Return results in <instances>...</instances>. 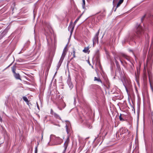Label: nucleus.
<instances>
[{
	"label": "nucleus",
	"instance_id": "35",
	"mask_svg": "<svg viewBox=\"0 0 153 153\" xmlns=\"http://www.w3.org/2000/svg\"><path fill=\"white\" fill-rule=\"evenodd\" d=\"M117 0H114L113 1V2H114V1H117Z\"/></svg>",
	"mask_w": 153,
	"mask_h": 153
},
{
	"label": "nucleus",
	"instance_id": "10",
	"mask_svg": "<svg viewBox=\"0 0 153 153\" xmlns=\"http://www.w3.org/2000/svg\"><path fill=\"white\" fill-rule=\"evenodd\" d=\"M63 60H62L61 59H60V60L59 61V62H58V65H57V66L56 69H57V70H58L59 69V67L61 66V64H62V62L63 61Z\"/></svg>",
	"mask_w": 153,
	"mask_h": 153
},
{
	"label": "nucleus",
	"instance_id": "37",
	"mask_svg": "<svg viewBox=\"0 0 153 153\" xmlns=\"http://www.w3.org/2000/svg\"><path fill=\"white\" fill-rule=\"evenodd\" d=\"M152 92H153V91H152Z\"/></svg>",
	"mask_w": 153,
	"mask_h": 153
},
{
	"label": "nucleus",
	"instance_id": "24",
	"mask_svg": "<svg viewBox=\"0 0 153 153\" xmlns=\"http://www.w3.org/2000/svg\"><path fill=\"white\" fill-rule=\"evenodd\" d=\"M37 147H36L35 148V153H37Z\"/></svg>",
	"mask_w": 153,
	"mask_h": 153
},
{
	"label": "nucleus",
	"instance_id": "17",
	"mask_svg": "<svg viewBox=\"0 0 153 153\" xmlns=\"http://www.w3.org/2000/svg\"><path fill=\"white\" fill-rule=\"evenodd\" d=\"M94 81H97L98 82H101V80L100 79V78H97V77H94Z\"/></svg>",
	"mask_w": 153,
	"mask_h": 153
},
{
	"label": "nucleus",
	"instance_id": "3",
	"mask_svg": "<svg viewBox=\"0 0 153 153\" xmlns=\"http://www.w3.org/2000/svg\"><path fill=\"white\" fill-rule=\"evenodd\" d=\"M114 58L115 60V62L117 67H118L119 66V64L118 62L117 61V60L118 59H119L120 61L122 64H123V62L119 56L117 55L114 57Z\"/></svg>",
	"mask_w": 153,
	"mask_h": 153
},
{
	"label": "nucleus",
	"instance_id": "9",
	"mask_svg": "<svg viewBox=\"0 0 153 153\" xmlns=\"http://www.w3.org/2000/svg\"><path fill=\"white\" fill-rule=\"evenodd\" d=\"M55 140L57 141H58V144H60L62 142V140L59 137H56L55 138Z\"/></svg>",
	"mask_w": 153,
	"mask_h": 153
},
{
	"label": "nucleus",
	"instance_id": "6",
	"mask_svg": "<svg viewBox=\"0 0 153 153\" xmlns=\"http://www.w3.org/2000/svg\"><path fill=\"white\" fill-rule=\"evenodd\" d=\"M74 26L72 25H70L68 27V30L70 31L71 34H72L74 28Z\"/></svg>",
	"mask_w": 153,
	"mask_h": 153
},
{
	"label": "nucleus",
	"instance_id": "5",
	"mask_svg": "<svg viewBox=\"0 0 153 153\" xmlns=\"http://www.w3.org/2000/svg\"><path fill=\"white\" fill-rule=\"evenodd\" d=\"M69 139L68 138L67 139L66 141L64 143V150L62 152V153H65V151L66 150L67 148V147L68 144V142H69Z\"/></svg>",
	"mask_w": 153,
	"mask_h": 153
},
{
	"label": "nucleus",
	"instance_id": "22",
	"mask_svg": "<svg viewBox=\"0 0 153 153\" xmlns=\"http://www.w3.org/2000/svg\"><path fill=\"white\" fill-rule=\"evenodd\" d=\"M16 69L15 68H13L12 69V71L13 73V74L16 73V72H15Z\"/></svg>",
	"mask_w": 153,
	"mask_h": 153
},
{
	"label": "nucleus",
	"instance_id": "32",
	"mask_svg": "<svg viewBox=\"0 0 153 153\" xmlns=\"http://www.w3.org/2000/svg\"><path fill=\"white\" fill-rule=\"evenodd\" d=\"M7 31H6V30H4V31L2 32V33H7Z\"/></svg>",
	"mask_w": 153,
	"mask_h": 153
},
{
	"label": "nucleus",
	"instance_id": "12",
	"mask_svg": "<svg viewBox=\"0 0 153 153\" xmlns=\"http://www.w3.org/2000/svg\"><path fill=\"white\" fill-rule=\"evenodd\" d=\"M53 115L54 116V117L56 118L61 120V118L60 116L56 113H53Z\"/></svg>",
	"mask_w": 153,
	"mask_h": 153
},
{
	"label": "nucleus",
	"instance_id": "33",
	"mask_svg": "<svg viewBox=\"0 0 153 153\" xmlns=\"http://www.w3.org/2000/svg\"><path fill=\"white\" fill-rule=\"evenodd\" d=\"M150 86H151V89L152 90V91H153V88L152 86L151 85H150Z\"/></svg>",
	"mask_w": 153,
	"mask_h": 153
},
{
	"label": "nucleus",
	"instance_id": "26",
	"mask_svg": "<svg viewBox=\"0 0 153 153\" xmlns=\"http://www.w3.org/2000/svg\"><path fill=\"white\" fill-rule=\"evenodd\" d=\"M53 137H55V136H54V135H51L50 136V139H51V138H53Z\"/></svg>",
	"mask_w": 153,
	"mask_h": 153
},
{
	"label": "nucleus",
	"instance_id": "36",
	"mask_svg": "<svg viewBox=\"0 0 153 153\" xmlns=\"http://www.w3.org/2000/svg\"><path fill=\"white\" fill-rule=\"evenodd\" d=\"M25 45H26V44H25V46H24V47H25Z\"/></svg>",
	"mask_w": 153,
	"mask_h": 153
},
{
	"label": "nucleus",
	"instance_id": "34",
	"mask_svg": "<svg viewBox=\"0 0 153 153\" xmlns=\"http://www.w3.org/2000/svg\"><path fill=\"white\" fill-rule=\"evenodd\" d=\"M58 108H59V109L60 110H62V108H59V107H58Z\"/></svg>",
	"mask_w": 153,
	"mask_h": 153
},
{
	"label": "nucleus",
	"instance_id": "29",
	"mask_svg": "<svg viewBox=\"0 0 153 153\" xmlns=\"http://www.w3.org/2000/svg\"><path fill=\"white\" fill-rule=\"evenodd\" d=\"M75 57H76L75 53H73V58H75Z\"/></svg>",
	"mask_w": 153,
	"mask_h": 153
},
{
	"label": "nucleus",
	"instance_id": "2",
	"mask_svg": "<svg viewBox=\"0 0 153 153\" xmlns=\"http://www.w3.org/2000/svg\"><path fill=\"white\" fill-rule=\"evenodd\" d=\"M100 29H99L98 31L96 33L93 39V46L95 45L96 43L98 42V36L100 33Z\"/></svg>",
	"mask_w": 153,
	"mask_h": 153
},
{
	"label": "nucleus",
	"instance_id": "30",
	"mask_svg": "<svg viewBox=\"0 0 153 153\" xmlns=\"http://www.w3.org/2000/svg\"><path fill=\"white\" fill-rule=\"evenodd\" d=\"M145 17V15H144L143 17L141 18V20L142 21L143 20V19Z\"/></svg>",
	"mask_w": 153,
	"mask_h": 153
},
{
	"label": "nucleus",
	"instance_id": "19",
	"mask_svg": "<svg viewBox=\"0 0 153 153\" xmlns=\"http://www.w3.org/2000/svg\"><path fill=\"white\" fill-rule=\"evenodd\" d=\"M85 0H83V3L82 5V6L83 8L84 9L85 8Z\"/></svg>",
	"mask_w": 153,
	"mask_h": 153
},
{
	"label": "nucleus",
	"instance_id": "23",
	"mask_svg": "<svg viewBox=\"0 0 153 153\" xmlns=\"http://www.w3.org/2000/svg\"><path fill=\"white\" fill-rule=\"evenodd\" d=\"M66 49H67V48H66V47H65L64 49H63V52H66Z\"/></svg>",
	"mask_w": 153,
	"mask_h": 153
},
{
	"label": "nucleus",
	"instance_id": "14",
	"mask_svg": "<svg viewBox=\"0 0 153 153\" xmlns=\"http://www.w3.org/2000/svg\"><path fill=\"white\" fill-rule=\"evenodd\" d=\"M66 52H63V51L62 53V56H61L60 59L63 60L64 59V58L66 54Z\"/></svg>",
	"mask_w": 153,
	"mask_h": 153
},
{
	"label": "nucleus",
	"instance_id": "31",
	"mask_svg": "<svg viewBox=\"0 0 153 153\" xmlns=\"http://www.w3.org/2000/svg\"><path fill=\"white\" fill-rule=\"evenodd\" d=\"M37 108H38V109H39V106L38 104V103H37Z\"/></svg>",
	"mask_w": 153,
	"mask_h": 153
},
{
	"label": "nucleus",
	"instance_id": "7",
	"mask_svg": "<svg viewBox=\"0 0 153 153\" xmlns=\"http://www.w3.org/2000/svg\"><path fill=\"white\" fill-rule=\"evenodd\" d=\"M128 131V130H126V129L125 128H122L120 129V134H123L126 132V131Z\"/></svg>",
	"mask_w": 153,
	"mask_h": 153
},
{
	"label": "nucleus",
	"instance_id": "18",
	"mask_svg": "<svg viewBox=\"0 0 153 153\" xmlns=\"http://www.w3.org/2000/svg\"><path fill=\"white\" fill-rule=\"evenodd\" d=\"M121 115H122V114H120V116H119V119L120 121H124V120L122 117Z\"/></svg>",
	"mask_w": 153,
	"mask_h": 153
},
{
	"label": "nucleus",
	"instance_id": "8",
	"mask_svg": "<svg viewBox=\"0 0 153 153\" xmlns=\"http://www.w3.org/2000/svg\"><path fill=\"white\" fill-rule=\"evenodd\" d=\"M15 78L17 79H20L21 80L20 76V75L19 74H17L16 73H15L13 74Z\"/></svg>",
	"mask_w": 153,
	"mask_h": 153
},
{
	"label": "nucleus",
	"instance_id": "28",
	"mask_svg": "<svg viewBox=\"0 0 153 153\" xmlns=\"http://www.w3.org/2000/svg\"><path fill=\"white\" fill-rule=\"evenodd\" d=\"M73 53H75V51L74 48H73Z\"/></svg>",
	"mask_w": 153,
	"mask_h": 153
},
{
	"label": "nucleus",
	"instance_id": "15",
	"mask_svg": "<svg viewBox=\"0 0 153 153\" xmlns=\"http://www.w3.org/2000/svg\"><path fill=\"white\" fill-rule=\"evenodd\" d=\"M123 0H120L118 2L117 4L116 7H119L120 5L123 2Z\"/></svg>",
	"mask_w": 153,
	"mask_h": 153
},
{
	"label": "nucleus",
	"instance_id": "27",
	"mask_svg": "<svg viewBox=\"0 0 153 153\" xmlns=\"http://www.w3.org/2000/svg\"><path fill=\"white\" fill-rule=\"evenodd\" d=\"M51 114L52 115H53V113H55V112H53V110H52V109H51Z\"/></svg>",
	"mask_w": 153,
	"mask_h": 153
},
{
	"label": "nucleus",
	"instance_id": "20",
	"mask_svg": "<svg viewBox=\"0 0 153 153\" xmlns=\"http://www.w3.org/2000/svg\"><path fill=\"white\" fill-rule=\"evenodd\" d=\"M105 10H104L102 13V17H104L105 16Z\"/></svg>",
	"mask_w": 153,
	"mask_h": 153
},
{
	"label": "nucleus",
	"instance_id": "21",
	"mask_svg": "<svg viewBox=\"0 0 153 153\" xmlns=\"http://www.w3.org/2000/svg\"><path fill=\"white\" fill-rule=\"evenodd\" d=\"M79 18H80V17H79L76 19L75 20V22H74V24H76V23L77 22V21L79 20Z\"/></svg>",
	"mask_w": 153,
	"mask_h": 153
},
{
	"label": "nucleus",
	"instance_id": "13",
	"mask_svg": "<svg viewBox=\"0 0 153 153\" xmlns=\"http://www.w3.org/2000/svg\"><path fill=\"white\" fill-rule=\"evenodd\" d=\"M23 100L27 103V104L29 105V101L27 98L25 97H23Z\"/></svg>",
	"mask_w": 153,
	"mask_h": 153
},
{
	"label": "nucleus",
	"instance_id": "25",
	"mask_svg": "<svg viewBox=\"0 0 153 153\" xmlns=\"http://www.w3.org/2000/svg\"><path fill=\"white\" fill-rule=\"evenodd\" d=\"M66 131L67 132V133H68V126H67V125H66Z\"/></svg>",
	"mask_w": 153,
	"mask_h": 153
},
{
	"label": "nucleus",
	"instance_id": "1",
	"mask_svg": "<svg viewBox=\"0 0 153 153\" xmlns=\"http://www.w3.org/2000/svg\"><path fill=\"white\" fill-rule=\"evenodd\" d=\"M143 34V30L142 27L139 25L136 28L135 36L138 38H140Z\"/></svg>",
	"mask_w": 153,
	"mask_h": 153
},
{
	"label": "nucleus",
	"instance_id": "11",
	"mask_svg": "<svg viewBox=\"0 0 153 153\" xmlns=\"http://www.w3.org/2000/svg\"><path fill=\"white\" fill-rule=\"evenodd\" d=\"M121 56L123 57L125 59L127 60H130L129 57L126 55V54H124V53H122L121 54Z\"/></svg>",
	"mask_w": 153,
	"mask_h": 153
},
{
	"label": "nucleus",
	"instance_id": "4",
	"mask_svg": "<svg viewBox=\"0 0 153 153\" xmlns=\"http://www.w3.org/2000/svg\"><path fill=\"white\" fill-rule=\"evenodd\" d=\"M67 82L70 88L71 89L73 87V85L71 81V78L70 75H68Z\"/></svg>",
	"mask_w": 153,
	"mask_h": 153
},
{
	"label": "nucleus",
	"instance_id": "16",
	"mask_svg": "<svg viewBox=\"0 0 153 153\" xmlns=\"http://www.w3.org/2000/svg\"><path fill=\"white\" fill-rule=\"evenodd\" d=\"M89 50L88 47H85L84 50H83V52L86 53Z\"/></svg>",
	"mask_w": 153,
	"mask_h": 153
}]
</instances>
